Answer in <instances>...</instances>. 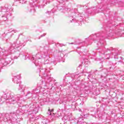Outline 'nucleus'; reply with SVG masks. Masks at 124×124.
<instances>
[{
  "mask_svg": "<svg viewBox=\"0 0 124 124\" xmlns=\"http://www.w3.org/2000/svg\"><path fill=\"white\" fill-rule=\"evenodd\" d=\"M44 58H46V54L42 52H40L33 55L31 60L36 66H38V69H40L41 68V62H39L38 60H41V59H44Z\"/></svg>",
  "mask_w": 124,
  "mask_h": 124,
  "instance_id": "obj_1",
  "label": "nucleus"
},
{
  "mask_svg": "<svg viewBox=\"0 0 124 124\" xmlns=\"http://www.w3.org/2000/svg\"><path fill=\"white\" fill-rule=\"evenodd\" d=\"M11 10L12 9L9 8V7L7 5L0 7V14H1V17L3 18V21L7 20V16L11 14Z\"/></svg>",
  "mask_w": 124,
  "mask_h": 124,
  "instance_id": "obj_2",
  "label": "nucleus"
},
{
  "mask_svg": "<svg viewBox=\"0 0 124 124\" xmlns=\"http://www.w3.org/2000/svg\"><path fill=\"white\" fill-rule=\"evenodd\" d=\"M22 45H21L19 42L16 40V41L13 44L11 45V46L9 47V52H10L11 54H14L15 52L20 51Z\"/></svg>",
  "mask_w": 124,
  "mask_h": 124,
  "instance_id": "obj_3",
  "label": "nucleus"
},
{
  "mask_svg": "<svg viewBox=\"0 0 124 124\" xmlns=\"http://www.w3.org/2000/svg\"><path fill=\"white\" fill-rule=\"evenodd\" d=\"M20 56L19 53L18 56H15L14 58L7 57L5 60L0 61V72H1V69L3 68L4 66H6L7 64H9L11 62V61L18 59V57Z\"/></svg>",
  "mask_w": 124,
  "mask_h": 124,
  "instance_id": "obj_4",
  "label": "nucleus"
},
{
  "mask_svg": "<svg viewBox=\"0 0 124 124\" xmlns=\"http://www.w3.org/2000/svg\"><path fill=\"white\" fill-rule=\"evenodd\" d=\"M93 37L94 38H93V41L95 43H97L98 46L100 45L102 46L104 39H105V37L103 36V34L97 33L93 36Z\"/></svg>",
  "mask_w": 124,
  "mask_h": 124,
  "instance_id": "obj_5",
  "label": "nucleus"
},
{
  "mask_svg": "<svg viewBox=\"0 0 124 124\" xmlns=\"http://www.w3.org/2000/svg\"><path fill=\"white\" fill-rule=\"evenodd\" d=\"M21 95H15L13 93L10 94L9 97H8V100L10 104H16L20 100Z\"/></svg>",
  "mask_w": 124,
  "mask_h": 124,
  "instance_id": "obj_6",
  "label": "nucleus"
},
{
  "mask_svg": "<svg viewBox=\"0 0 124 124\" xmlns=\"http://www.w3.org/2000/svg\"><path fill=\"white\" fill-rule=\"evenodd\" d=\"M72 16L69 17L70 20H71L70 23H76L77 21H80L81 22L83 19L82 16H81V14L79 13H72Z\"/></svg>",
  "mask_w": 124,
  "mask_h": 124,
  "instance_id": "obj_7",
  "label": "nucleus"
},
{
  "mask_svg": "<svg viewBox=\"0 0 124 124\" xmlns=\"http://www.w3.org/2000/svg\"><path fill=\"white\" fill-rule=\"evenodd\" d=\"M47 73H48V70L46 69H42L41 70H40V74H42L43 76L45 77V79L49 80V79H51V78L48 77Z\"/></svg>",
  "mask_w": 124,
  "mask_h": 124,
  "instance_id": "obj_8",
  "label": "nucleus"
},
{
  "mask_svg": "<svg viewBox=\"0 0 124 124\" xmlns=\"http://www.w3.org/2000/svg\"><path fill=\"white\" fill-rule=\"evenodd\" d=\"M38 93V90H37V89H34L33 90L32 93H31L30 91H28L26 94V96H28V98L31 97V96H32V93Z\"/></svg>",
  "mask_w": 124,
  "mask_h": 124,
  "instance_id": "obj_9",
  "label": "nucleus"
},
{
  "mask_svg": "<svg viewBox=\"0 0 124 124\" xmlns=\"http://www.w3.org/2000/svg\"><path fill=\"white\" fill-rule=\"evenodd\" d=\"M12 80L15 84H19V81H20V76L16 75L14 76Z\"/></svg>",
  "mask_w": 124,
  "mask_h": 124,
  "instance_id": "obj_10",
  "label": "nucleus"
},
{
  "mask_svg": "<svg viewBox=\"0 0 124 124\" xmlns=\"http://www.w3.org/2000/svg\"><path fill=\"white\" fill-rule=\"evenodd\" d=\"M0 100L1 103H2V102H4V101H6V103H8V102L9 101V100L7 97V95H6V94H4L2 95V96L0 98Z\"/></svg>",
  "mask_w": 124,
  "mask_h": 124,
  "instance_id": "obj_11",
  "label": "nucleus"
},
{
  "mask_svg": "<svg viewBox=\"0 0 124 124\" xmlns=\"http://www.w3.org/2000/svg\"><path fill=\"white\" fill-rule=\"evenodd\" d=\"M116 34L119 35V36H124V30H122L121 29H119L116 32Z\"/></svg>",
  "mask_w": 124,
  "mask_h": 124,
  "instance_id": "obj_12",
  "label": "nucleus"
},
{
  "mask_svg": "<svg viewBox=\"0 0 124 124\" xmlns=\"http://www.w3.org/2000/svg\"><path fill=\"white\" fill-rule=\"evenodd\" d=\"M28 11L29 12H31L33 14H34L36 11L35 8L33 6V4L31 5V6L28 8Z\"/></svg>",
  "mask_w": 124,
  "mask_h": 124,
  "instance_id": "obj_13",
  "label": "nucleus"
},
{
  "mask_svg": "<svg viewBox=\"0 0 124 124\" xmlns=\"http://www.w3.org/2000/svg\"><path fill=\"white\" fill-rule=\"evenodd\" d=\"M83 121V118L82 117H79V120H78L77 123H75V124H87V123L85 122H82Z\"/></svg>",
  "mask_w": 124,
  "mask_h": 124,
  "instance_id": "obj_14",
  "label": "nucleus"
},
{
  "mask_svg": "<svg viewBox=\"0 0 124 124\" xmlns=\"http://www.w3.org/2000/svg\"><path fill=\"white\" fill-rule=\"evenodd\" d=\"M19 88H18V90L20 92H24L25 91V85H22V84H19Z\"/></svg>",
  "mask_w": 124,
  "mask_h": 124,
  "instance_id": "obj_15",
  "label": "nucleus"
},
{
  "mask_svg": "<svg viewBox=\"0 0 124 124\" xmlns=\"http://www.w3.org/2000/svg\"><path fill=\"white\" fill-rule=\"evenodd\" d=\"M111 50H112V48H110V49L109 48L107 49V52H108V54H107V56H108V58H106V59H107L108 60H109L110 59V54H111Z\"/></svg>",
  "mask_w": 124,
  "mask_h": 124,
  "instance_id": "obj_16",
  "label": "nucleus"
},
{
  "mask_svg": "<svg viewBox=\"0 0 124 124\" xmlns=\"http://www.w3.org/2000/svg\"><path fill=\"white\" fill-rule=\"evenodd\" d=\"M29 107L30 108L31 112H33L34 111V106H33V104L31 103L29 105Z\"/></svg>",
  "mask_w": 124,
  "mask_h": 124,
  "instance_id": "obj_17",
  "label": "nucleus"
},
{
  "mask_svg": "<svg viewBox=\"0 0 124 124\" xmlns=\"http://www.w3.org/2000/svg\"><path fill=\"white\" fill-rule=\"evenodd\" d=\"M114 56V59H118V57H117L118 55H121V53L119 52L118 50H116L115 53L113 54Z\"/></svg>",
  "mask_w": 124,
  "mask_h": 124,
  "instance_id": "obj_18",
  "label": "nucleus"
},
{
  "mask_svg": "<svg viewBox=\"0 0 124 124\" xmlns=\"http://www.w3.org/2000/svg\"><path fill=\"white\" fill-rule=\"evenodd\" d=\"M23 58L24 60H28V59H29V60H31V56H30V55L29 54H27V55H23Z\"/></svg>",
  "mask_w": 124,
  "mask_h": 124,
  "instance_id": "obj_19",
  "label": "nucleus"
},
{
  "mask_svg": "<svg viewBox=\"0 0 124 124\" xmlns=\"http://www.w3.org/2000/svg\"><path fill=\"white\" fill-rule=\"evenodd\" d=\"M107 34L108 36L112 37L113 35H114V33L112 32V30L109 31V32L107 31Z\"/></svg>",
  "mask_w": 124,
  "mask_h": 124,
  "instance_id": "obj_20",
  "label": "nucleus"
},
{
  "mask_svg": "<svg viewBox=\"0 0 124 124\" xmlns=\"http://www.w3.org/2000/svg\"><path fill=\"white\" fill-rule=\"evenodd\" d=\"M89 59L87 58H84L83 59V62H82V63H84V64H89Z\"/></svg>",
  "mask_w": 124,
  "mask_h": 124,
  "instance_id": "obj_21",
  "label": "nucleus"
},
{
  "mask_svg": "<svg viewBox=\"0 0 124 124\" xmlns=\"http://www.w3.org/2000/svg\"><path fill=\"white\" fill-rule=\"evenodd\" d=\"M56 116L58 118H60V117L62 116V112L60 111H58Z\"/></svg>",
  "mask_w": 124,
  "mask_h": 124,
  "instance_id": "obj_22",
  "label": "nucleus"
},
{
  "mask_svg": "<svg viewBox=\"0 0 124 124\" xmlns=\"http://www.w3.org/2000/svg\"><path fill=\"white\" fill-rule=\"evenodd\" d=\"M19 3H20V0H18L16 1L14 3V5L17 6L18 4H19Z\"/></svg>",
  "mask_w": 124,
  "mask_h": 124,
  "instance_id": "obj_23",
  "label": "nucleus"
},
{
  "mask_svg": "<svg viewBox=\"0 0 124 124\" xmlns=\"http://www.w3.org/2000/svg\"><path fill=\"white\" fill-rule=\"evenodd\" d=\"M54 111V109H52L51 110L50 109H48V111L47 112L48 115H51L52 112Z\"/></svg>",
  "mask_w": 124,
  "mask_h": 124,
  "instance_id": "obj_24",
  "label": "nucleus"
},
{
  "mask_svg": "<svg viewBox=\"0 0 124 124\" xmlns=\"http://www.w3.org/2000/svg\"><path fill=\"white\" fill-rule=\"evenodd\" d=\"M0 50H1L2 53H3V54L2 55L3 56H5V55L4 54H3L4 53H5V49H1V48H0Z\"/></svg>",
  "mask_w": 124,
  "mask_h": 124,
  "instance_id": "obj_25",
  "label": "nucleus"
},
{
  "mask_svg": "<svg viewBox=\"0 0 124 124\" xmlns=\"http://www.w3.org/2000/svg\"><path fill=\"white\" fill-rule=\"evenodd\" d=\"M11 116H13V117H16V114H15L14 112H11Z\"/></svg>",
  "mask_w": 124,
  "mask_h": 124,
  "instance_id": "obj_26",
  "label": "nucleus"
},
{
  "mask_svg": "<svg viewBox=\"0 0 124 124\" xmlns=\"http://www.w3.org/2000/svg\"><path fill=\"white\" fill-rule=\"evenodd\" d=\"M82 118H87L88 116H89V114H83L81 115Z\"/></svg>",
  "mask_w": 124,
  "mask_h": 124,
  "instance_id": "obj_27",
  "label": "nucleus"
},
{
  "mask_svg": "<svg viewBox=\"0 0 124 124\" xmlns=\"http://www.w3.org/2000/svg\"><path fill=\"white\" fill-rule=\"evenodd\" d=\"M9 32H12V31H14V32H16L17 31L14 29L11 30H9Z\"/></svg>",
  "mask_w": 124,
  "mask_h": 124,
  "instance_id": "obj_28",
  "label": "nucleus"
},
{
  "mask_svg": "<svg viewBox=\"0 0 124 124\" xmlns=\"http://www.w3.org/2000/svg\"><path fill=\"white\" fill-rule=\"evenodd\" d=\"M8 120H9V118H4L3 119V121L4 122H7V121H8Z\"/></svg>",
  "mask_w": 124,
  "mask_h": 124,
  "instance_id": "obj_29",
  "label": "nucleus"
},
{
  "mask_svg": "<svg viewBox=\"0 0 124 124\" xmlns=\"http://www.w3.org/2000/svg\"><path fill=\"white\" fill-rule=\"evenodd\" d=\"M100 54H102L103 55H104L105 54V51L104 50H101L99 51Z\"/></svg>",
  "mask_w": 124,
  "mask_h": 124,
  "instance_id": "obj_30",
  "label": "nucleus"
},
{
  "mask_svg": "<svg viewBox=\"0 0 124 124\" xmlns=\"http://www.w3.org/2000/svg\"><path fill=\"white\" fill-rule=\"evenodd\" d=\"M46 35V33H44L43 35H41L39 38L38 39H40V38L43 37V36H45Z\"/></svg>",
  "mask_w": 124,
  "mask_h": 124,
  "instance_id": "obj_31",
  "label": "nucleus"
},
{
  "mask_svg": "<svg viewBox=\"0 0 124 124\" xmlns=\"http://www.w3.org/2000/svg\"><path fill=\"white\" fill-rule=\"evenodd\" d=\"M58 1H59L60 3H62V1H65V0H57Z\"/></svg>",
  "mask_w": 124,
  "mask_h": 124,
  "instance_id": "obj_32",
  "label": "nucleus"
},
{
  "mask_svg": "<svg viewBox=\"0 0 124 124\" xmlns=\"http://www.w3.org/2000/svg\"><path fill=\"white\" fill-rule=\"evenodd\" d=\"M52 63H53V64H54V65H56V64H57V62H55V61H53L52 62Z\"/></svg>",
  "mask_w": 124,
  "mask_h": 124,
  "instance_id": "obj_33",
  "label": "nucleus"
},
{
  "mask_svg": "<svg viewBox=\"0 0 124 124\" xmlns=\"http://www.w3.org/2000/svg\"><path fill=\"white\" fill-rule=\"evenodd\" d=\"M58 58L60 59V60H61V59H62V57L61 56H59Z\"/></svg>",
  "mask_w": 124,
  "mask_h": 124,
  "instance_id": "obj_34",
  "label": "nucleus"
},
{
  "mask_svg": "<svg viewBox=\"0 0 124 124\" xmlns=\"http://www.w3.org/2000/svg\"><path fill=\"white\" fill-rule=\"evenodd\" d=\"M81 66H82V65H79V66H78V67H81Z\"/></svg>",
  "mask_w": 124,
  "mask_h": 124,
  "instance_id": "obj_35",
  "label": "nucleus"
},
{
  "mask_svg": "<svg viewBox=\"0 0 124 124\" xmlns=\"http://www.w3.org/2000/svg\"><path fill=\"white\" fill-rule=\"evenodd\" d=\"M60 54H61V56H62V52H60Z\"/></svg>",
  "mask_w": 124,
  "mask_h": 124,
  "instance_id": "obj_36",
  "label": "nucleus"
},
{
  "mask_svg": "<svg viewBox=\"0 0 124 124\" xmlns=\"http://www.w3.org/2000/svg\"><path fill=\"white\" fill-rule=\"evenodd\" d=\"M69 44H74V43H69Z\"/></svg>",
  "mask_w": 124,
  "mask_h": 124,
  "instance_id": "obj_37",
  "label": "nucleus"
},
{
  "mask_svg": "<svg viewBox=\"0 0 124 124\" xmlns=\"http://www.w3.org/2000/svg\"><path fill=\"white\" fill-rule=\"evenodd\" d=\"M6 116H9L8 114H6Z\"/></svg>",
  "mask_w": 124,
  "mask_h": 124,
  "instance_id": "obj_38",
  "label": "nucleus"
},
{
  "mask_svg": "<svg viewBox=\"0 0 124 124\" xmlns=\"http://www.w3.org/2000/svg\"><path fill=\"white\" fill-rule=\"evenodd\" d=\"M42 84H43V80L42 81Z\"/></svg>",
  "mask_w": 124,
  "mask_h": 124,
  "instance_id": "obj_39",
  "label": "nucleus"
},
{
  "mask_svg": "<svg viewBox=\"0 0 124 124\" xmlns=\"http://www.w3.org/2000/svg\"><path fill=\"white\" fill-rule=\"evenodd\" d=\"M46 62H49V60H46Z\"/></svg>",
  "mask_w": 124,
  "mask_h": 124,
  "instance_id": "obj_40",
  "label": "nucleus"
},
{
  "mask_svg": "<svg viewBox=\"0 0 124 124\" xmlns=\"http://www.w3.org/2000/svg\"><path fill=\"white\" fill-rule=\"evenodd\" d=\"M45 64H47V63H46V62H45Z\"/></svg>",
  "mask_w": 124,
  "mask_h": 124,
  "instance_id": "obj_41",
  "label": "nucleus"
},
{
  "mask_svg": "<svg viewBox=\"0 0 124 124\" xmlns=\"http://www.w3.org/2000/svg\"><path fill=\"white\" fill-rule=\"evenodd\" d=\"M60 62H62V61H61V60H60Z\"/></svg>",
  "mask_w": 124,
  "mask_h": 124,
  "instance_id": "obj_42",
  "label": "nucleus"
},
{
  "mask_svg": "<svg viewBox=\"0 0 124 124\" xmlns=\"http://www.w3.org/2000/svg\"><path fill=\"white\" fill-rule=\"evenodd\" d=\"M0 23H1V22H0Z\"/></svg>",
  "mask_w": 124,
  "mask_h": 124,
  "instance_id": "obj_43",
  "label": "nucleus"
},
{
  "mask_svg": "<svg viewBox=\"0 0 124 124\" xmlns=\"http://www.w3.org/2000/svg\"><path fill=\"white\" fill-rule=\"evenodd\" d=\"M38 71H39V70H38Z\"/></svg>",
  "mask_w": 124,
  "mask_h": 124,
  "instance_id": "obj_44",
  "label": "nucleus"
}]
</instances>
